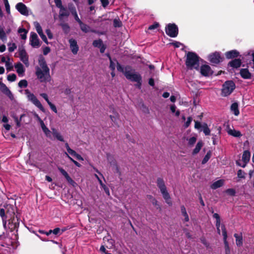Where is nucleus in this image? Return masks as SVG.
<instances>
[{
    "label": "nucleus",
    "mask_w": 254,
    "mask_h": 254,
    "mask_svg": "<svg viewBox=\"0 0 254 254\" xmlns=\"http://www.w3.org/2000/svg\"><path fill=\"white\" fill-rule=\"evenodd\" d=\"M166 33L171 37H176L178 33V29L175 24H169L166 27Z\"/></svg>",
    "instance_id": "0eeeda50"
},
{
    "label": "nucleus",
    "mask_w": 254,
    "mask_h": 254,
    "mask_svg": "<svg viewBox=\"0 0 254 254\" xmlns=\"http://www.w3.org/2000/svg\"><path fill=\"white\" fill-rule=\"evenodd\" d=\"M229 64L234 68H238L240 66L241 64V61L239 59H235L231 61Z\"/></svg>",
    "instance_id": "cd10ccee"
},
{
    "label": "nucleus",
    "mask_w": 254,
    "mask_h": 254,
    "mask_svg": "<svg viewBox=\"0 0 254 254\" xmlns=\"http://www.w3.org/2000/svg\"><path fill=\"white\" fill-rule=\"evenodd\" d=\"M0 39L3 41L5 42L7 40V36L4 31L0 32Z\"/></svg>",
    "instance_id": "3c124183"
},
{
    "label": "nucleus",
    "mask_w": 254,
    "mask_h": 254,
    "mask_svg": "<svg viewBox=\"0 0 254 254\" xmlns=\"http://www.w3.org/2000/svg\"><path fill=\"white\" fill-rule=\"evenodd\" d=\"M40 95L46 101L48 104L50 102L49 100L48 95L46 93H42Z\"/></svg>",
    "instance_id": "69168bd1"
},
{
    "label": "nucleus",
    "mask_w": 254,
    "mask_h": 254,
    "mask_svg": "<svg viewBox=\"0 0 254 254\" xmlns=\"http://www.w3.org/2000/svg\"><path fill=\"white\" fill-rule=\"evenodd\" d=\"M231 110L235 116L239 115V110L238 109V104L237 103H234L231 105Z\"/></svg>",
    "instance_id": "c85d7f7f"
},
{
    "label": "nucleus",
    "mask_w": 254,
    "mask_h": 254,
    "mask_svg": "<svg viewBox=\"0 0 254 254\" xmlns=\"http://www.w3.org/2000/svg\"><path fill=\"white\" fill-rule=\"evenodd\" d=\"M117 70L122 72L126 78L132 82H139L142 80L141 75L133 69L130 66H127L123 67L121 64H118Z\"/></svg>",
    "instance_id": "f03ea898"
},
{
    "label": "nucleus",
    "mask_w": 254,
    "mask_h": 254,
    "mask_svg": "<svg viewBox=\"0 0 254 254\" xmlns=\"http://www.w3.org/2000/svg\"><path fill=\"white\" fill-rule=\"evenodd\" d=\"M7 80L9 81L13 82L16 79V76L15 74H9L7 76Z\"/></svg>",
    "instance_id": "de8ad7c7"
},
{
    "label": "nucleus",
    "mask_w": 254,
    "mask_h": 254,
    "mask_svg": "<svg viewBox=\"0 0 254 254\" xmlns=\"http://www.w3.org/2000/svg\"><path fill=\"white\" fill-rule=\"evenodd\" d=\"M65 146L66 147V149L67 150V152H68V153L69 154H70V155L74 157L77 153L74 150L71 149L70 148V147L69 146L68 144L67 143H66L65 144Z\"/></svg>",
    "instance_id": "c9c22d12"
},
{
    "label": "nucleus",
    "mask_w": 254,
    "mask_h": 254,
    "mask_svg": "<svg viewBox=\"0 0 254 254\" xmlns=\"http://www.w3.org/2000/svg\"><path fill=\"white\" fill-rule=\"evenodd\" d=\"M65 154L67 156V157L77 167H80V164L78 163L77 161H75L74 160H73L71 157H70L69 155L67 153H65Z\"/></svg>",
    "instance_id": "864d4df0"
},
{
    "label": "nucleus",
    "mask_w": 254,
    "mask_h": 254,
    "mask_svg": "<svg viewBox=\"0 0 254 254\" xmlns=\"http://www.w3.org/2000/svg\"><path fill=\"white\" fill-rule=\"evenodd\" d=\"M234 237L236 238V245L238 246H241L242 245V244H243V239H242V236H239L237 234H235Z\"/></svg>",
    "instance_id": "f704fd0d"
},
{
    "label": "nucleus",
    "mask_w": 254,
    "mask_h": 254,
    "mask_svg": "<svg viewBox=\"0 0 254 254\" xmlns=\"http://www.w3.org/2000/svg\"><path fill=\"white\" fill-rule=\"evenodd\" d=\"M203 145V142L201 140L199 141L197 143L194 149L193 150V151L192 152V154L193 155L197 154L199 152V151L201 149Z\"/></svg>",
    "instance_id": "5701e85b"
},
{
    "label": "nucleus",
    "mask_w": 254,
    "mask_h": 254,
    "mask_svg": "<svg viewBox=\"0 0 254 254\" xmlns=\"http://www.w3.org/2000/svg\"><path fill=\"white\" fill-rule=\"evenodd\" d=\"M5 64L7 69H10L12 67V64L10 62V59H8V61H7Z\"/></svg>",
    "instance_id": "680f3d73"
},
{
    "label": "nucleus",
    "mask_w": 254,
    "mask_h": 254,
    "mask_svg": "<svg viewBox=\"0 0 254 254\" xmlns=\"http://www.w3.org/2000/svg\"><path fill=\"white\" fill-rule=\"evenodd\" d=\"M211 153L210 151H209L207 152L206 154L204 156V158L203 159L202 161V164H205L210 159L211 157Z\"/></svg>",
    "instance_id": "a19ab883"
},
{
    "label": "nucleus",
    "mask_w": 254,
    "mask_h": 254,
    "mask_svg": "<svg viewBox=\"0 0 254 254\" xmlns=\"http://www.w3.org/2000/svg\"><path fill=\"white\" fill-rule=\"evenodd\" d=\"M48 105H49V106L50 107L51 110L53 112H54L55 113H57V108H56V107L53 104H52L51 102H50L48 103Z\"/></svg>",
    "instance_id": "4d7b16f0"
},
{
    "label": "nucleus",
    "mask_w": 254,
    "mask_h": 254,
    "mask_svg": "<svg viewBox=\"0 0 254 254\" xmlns=\"http://www.w3.org/2000/svg\"><path fill=\"white\" fill-rule=\"evenodd\" d=\"M33 25L36 29L37 32L38 33L42 40L47 44H49L46 35H44L42 27L40 24L37 21H35L33 22Z\"/></svg>",
    "instance_id": "9d476101"
},
{
    "label": "nucleus",
    "mask_w": 254,
    "mask_h": 254,
    "mask_svg": "<svg viewBox=\"0 0 254 254\" xmlns=\"http://www.w3.org/2000/svg\"><path fill=\"white\" fill-rule=\"evenodd\" d=\"M239 53L236 50H232L227 52L225 54V56L228 59H232L237 57L238 56Z\"/></svg>",
    "instance_id": "a878e982"
},
{
    "label": "nucleus",
    "mask_w": 254,
    "mask_h": 254,
    "mask_svg": "<svg viewBox=\"0 0 254 254\" xmlns=\"http://www.w3.org/2000/svg\"><path fill=\"white\" fill-rule=\"evenodd\" d=\"M159 26V24L158 23H154L151 25H150L148 29L149 30H153V29H155L156 28H157Z\"/></svg>",
    "instance_id": "338daca9"
},
{
    "label": "nucleus",
    "mask_w": 254,
    "mask_h": 254,
    "mask_svg": "<svg viewBox=\"0 0 254 254\" xmlns=\"http://www.w3.org/2000/svg\"><path fill=\"white\" fill-rule=\"evenodd\" d=\"M61 26H62V27L63 28V30L64 31H65V32L68 31L69 27L68 25L67 24H66V23H62L61 24Z\"/></svg>",
    "instance_id": "6e6d98bb"
},
{
    "label": "nucleus",
    "mask_w": 254,
    "mask_h": 254,
    "mask_svg": "<svg viewBox=\"0 0 254 254\" xmlns=\"http://www.w3.org/2000/svg\"><path fill=\"white\" fill-rule=\"evenodd\" d=\"M114 26L115 27H120L122 26V22L119 19H115L114 20Z\"/></svg>",
    "instance_id": "49530a36"
},
{
    "label": "nucleus",
    "mask_w": 254,
    "mask_h": 254,
    "mask_svg": "<svg viewBox=\"0 0 254 254\" xmlns=\"http://www.w3.org/2000/svg\"><path fill=\"white\" fill-rule=\"evenodd\" d=\"M196 141V137H195V136L191 137L188 139V144L189 145L192 146L195 143Z\"/></svg>",
    "instance_id": "a18cd8bd"
},
{
    "label": "nucleus",
    "mask_w": 254,
    "mask_h": 254,
    "mask_svg": "<svg viewBox=\"0 0 254 254\" xmlns=\"http://www.w3.org/2000/svg\"><path fill=\"white\" fill-rule=\"evenodd\" d=\"M41 127L46 136L50 138H52V131H50L45 125V124L41 125Z\"/></svg>",
    "instance_id": "bb28decb"
},
{
    "label": "nucleus",
    "mask_w": 254,
    "mask_h": 254,
    "mask_svg": "<svg viewBox=\"0 0 254 254\" xmlns=\"http://www.w3.org/2000/svg\"><path fill=\"white\" fill-rule=\"evenodd\" d=\"M109 59L110 60V68L111 70H114L116 68V64L117 66L118 64H119L116 61H113L110 57H109Z\"/></svg>",
    "instance_id": "ea45409f"
},
{
    "label": "nucleus",
    "mask_w": 254,
    "mask_h": 254,
    "mask_svg": "<svg viewBox=\"0 0 254 254\" xmlns=\"http://www.w3.org/2000/svg\"><path fill=\"white\" fill-rule=\"evenodd\" d=\"M14 66L18 75L20 77L23 76L25 70L22 64L20 63H18L15 64Z\"/></svg>",
    "instance_id": "aec40b11"
},
{
    "label": "nucleus",
    "mask_w": 254,
    "mask_h": 254,
    "mask_svg": "<svg viewBox=\"0 0 254 254\" xmlns=\"http://www.w3.org/2000/svg\"><path fill=\"white\" fill-rule=\"evenodd\" d=\"M101 2L103 7H105L109 4L108 0H101Z\"/></svg>",
    "instance_id": "774afa93"
},
{
    "label": "nucleus",
    "mask_w": 254,
    "mask_h": 254,
    "mask_svg": "<svg viewBox=\"0 0 254 254\" xmlns=\"http://www.w3.org/2000/svg\"><path fill=\"white\" fill-rule=\"evenodd\" d=\"M202 130L204 133L206 135H209L210 133V130L208 128L207 125L205 123H203L202 126V129H200V131Z\"/></svg>",
    "instance_id": "72a5a7b5"
},
{
    "label": "nucleus",
    "mask_w": 254,
    "mask_h": 254,
    "mask_svg": "<svg viewBox=\"0 0 254 254\" xmlns=\"http://www.w3.org/2000/svg\"><path fill=\"white\" fill-rule=\"evenodd\" d=\"M65 146L66 147V149L67 150V152H68V153L69 154H70V155L74 157L77 153L74 150L71 149L70 148V147L69 146L68 144L67 143H66L65 144Z\"/></svg>",
    "instance_id": "e433bc0d"
},
{
    "label": "nucleus",
    "mask_w": 254,
    "mask_h": 254,
    "mask_svg": "<svg viewBox=\"0 0 254 254\" xmlns=\"http://www.w3.org/2000/svg\"><path fill=\"white\" fill-rule=\"evenodd\" d=\"M224 183V180L221 179V180H218V181L214 182L211 185V188L212 189H216L222 186L223 185Z\"/></svg>",
    "instance_id": "393cba45"
},
{
    "label": "nucleus",
    "mask_w": 254,
    "mask_h": 254,
    "mask_svg": "<svg viewBox=\"0 0 254 254\" xmlns=\"http://www.w3.org/2000/svg\"><path fill=\"white\" fill-rule=\"evenodd\" d=\"M19 226V221L18 218L13 217L12 219L9 220L8 227L11 231H13L18 228Z\"/></svg>",
    "instance_id": "2eb2a0df"
},
{
    "label": "nucleus",
    "mask_w": 254,
    "mask_h": 254,
    "mask_svg": "<svg viewBox=\"0 0 254 254\" xmlns=\"http://www.w3.org/2000/svg\"><path fill=\"white\" fill-rule=\"evenodd\" d=\"M70 49L73 54H76L78 51V47L77 45L76 41L73 39L69 40Z\"/></svg>",
    "instance_id": "6ab92c4d"
},
{
    "label": "nucleus",
    "mask_w": 254,
    "mask_h": 254,
    "mask_svg": "<svg viewBox=\"0 0 254 254\" xmlns=\"http://www.w3.org/2000/svg\"><path fill=\"white\" fill-rule=\"evenodd\" d=\"M52 134L58 140L61 141H64V137L55 128H52Z\"/></svg>",
    "instance_id": "b1692460"
},
{
    "label": "nucleus",
    "mask_w": 254,
    "mask_h": 254,
    "mask_svg": "<svg viewBox=\"0 0 254 254\" xmlns=\"http://www.w3.org/2000/svg\"><path fill=\"white\" fill-rule=\"evenodd\" d=\"M34 116L37 119V120L39 122L41 126L44 124V122L41 120V119L40 118L38 114L35 113L34 114Z\"/></svg>",
    "instance_id": "0e129e2a"
},
{
    "label": "nucleus",
    "mask_w": 254,
    "mask_h": 254,
    "mask_svg": "<svg viewBox=\"0 0 254 254\" xmlns=\"http://www.w3.org/2000/svg\"><path fill=\"white\" fill-rule=\"evenodd\" d=\"M111 120L115 124H118L119 119V115L116 113H114L113 115H110Z\"/></svg>",
    "instance_id": "58836bf2"
},
{
    "label": "nucleus",
    "mask_w": 254,
    "mask_h": 254,
    "mask_svg": "<svg viewBox=\"0 0 254 254\" xmlns=\"http://www.w3.org/2000/svg\"><path fill=\"white\" fill-rule=\"evenodd\" d=\"M16 8L21 14L25 16H28L29 15L28 8L23 3H18L16 5Z\"/></svg>",
    "instance_id": "f8f14e48"
},
{
    "label": "nucleus",
    "mask_w": 254,
    "mask_h": 254,
    "mask_svg": "<svg viewBox=\"0 0 254 254\" xmlns=\"http://www.w3.org/2000/svg\"><path fill=\"white\" fill-rule=\"evenodd\" d=\"M237 175H238V177L239 178H241V179L245 178L246 173H245V172H244L242 170H238V171L237 172Z\"/></svg>",
    "instance_id": "09e8293b"
},
{
    "label": "nucleus",
    "mask_w": 254,
    "mask_h": 254,
    "mask_svg": "<svg viewBox=\"0 0 254 254\" xmlns=\"http://www.w3.org/2000/svg\"><path fill=\"white\" fill-rule=\"evenodd\" d=\"M176 107L175 105H172L170 106V110H171V112L172 113H175V115L177 117H178L180 115V113L179 110H177L176 111Z\"/></svg>",
    "instance_id": "37998d69"
},
{
    "label": "nucleus",
    "mask_w": 254,
    "mask_h": 254,
    "mask_svg": "<svg viewBox=\"0 0 254 254\" xmlns=\"http://www.w3.org/2000/svg\"><path fill=\"white\" fill-rule=\"evenodd\" d=\"M8 51L10 52H13L15 50V49H16V46L15 45V44H14V43L9 44L8 45Z\"/></svg>",
    "instance_id": "8fccbe9b"
},
{
    "label": "nucleus",
    "mask_w": 254,
    "mask_h": 254,
    "mask_svg": "<svg viewBox=\"0 0 254 254\" xmlns=\"http://www.w3.org/2000/svg\"><path fill=\"white\" fill-rule=\"evenodd\" d=\"M228 133L229 135L233 136L234 137H240L242 136V134L240 131L236 130L235 129H230L228 130Z\"/></svg>",
    "instance_id": "c756f323"
},
{
    "label": "nucleus",
    "mask_w": 254,
    "mask_h": 254,
    "mask_svg": "<svg viewBox=\"0 0 254 254\" xmlns=\"http://www.w3.org/2000/svg\"><path fill=\"white\" fill-rule=\"evenodd\" d=\"M209 60L211 63L217 64L222 61V58L220 56L219 53L215 52L209 55Z\"/></svg>",
    "instance_id": "ddd939ff"
},
{
    "label": "nucleus",
    "mask_w": 254,
    "mask_h": 254,
    "mask_svg": "<svg viewBox=\"0 0 254 254\" xmlns=\"http://www.w3.org/2000/svg\"><path fill=\"white\" fill-rule=\"evenodd\" d=\"M25 94L26 95L28 100L32 102L35 106L39 108L41 111L45 112V110L42 106L41 102L37 98V97L32 93H31L29 90L26 89L25 90Z\"/></svg>",
    "instance_id": "39448f33"
},
{
    "label": "nucleus",
    "mask_w": 254,
    "mask_h": 254,
    "mask_svg": "<svg viewBox=\"0 0 254 254\" xmlns=\"http://www.w3.org/2000/svg\"><path fill=\"white\" fill-rule=\"evenodd\" d=\"M50 52V48L48 47L43 48V52L44 55H47Z\"/></svg>",
    "instance_id": "052dcab7"
},
{
    "label": "nucleus",
    "mask_w": 254,
    "mask_h": 254,
    "mask_svg": "<svg viewBox=\"0 0 254 254\" xmlns=\"http://www.w3.org/2000/svg\"><path fill=\"white\" fill-rule=\"evenodd\" d=\"M81 30L87 33L91 31L90 27L87 25L84 24L82 21L79 23Z\"/></svg>",
    "instance_id": "7c9ffc66"
},
{
    "label": "nucleus",
    "mask_w": 254,
    "mask_h": 254,
    "mask_svg": "<svg viewBox=\"0 0 254 254\" xmlns=\"http://www.w3.org/2000/svg\"><path fill=\"white\" fill-rule=\"evenodd\" d=\"M202 124L197 121H195L194 127L196 129H199L200 128H202Z\"/></svg>",
    "instance_id": "bf43d9fd"
},
{
    "label": "nucleus",
    "mask_w": 254,
    "mask_h": 254,
    "mask_svg": "<svg viewBox=\"0 0 254 254\" xmlns=\"http://www.w3.org/2000/svg\"><path fill=\"white\" fill-rule=\"evenodd\" d=\"M157 185L167 203L170 204V195L167 191L166 187L163 179L160 178H158L157 180Z\"/></svg>",
    "instance_id": "20e7f679"
},
{
    "label": "nucleus",
    "mask_w": 254,
    "mask_h": 254,
    "mask_svg": "<svg viewBox=\"0 0 254 254\" xmlns=\"http://www.w3.org/2000/svg\"><path fill=\"white\" fill-rule=\"evenodd\" d=\"M0 90L5 95H6L11 100L13 99V96L11 91L8 89L6 86L3 83L0 82Z\"/></svg>",
    "instance_id": "dca6fc26"
},
{
    "label": "nucleus",
    "mask_w": 254,
    "mask_h": 254,
    "mask_svg": "<svg viewBox=\"0 0 254 254\" xmlns=\"http://www.w3.org/2000/svg\"><path fill=\"white\" fill-rule=\"evenodd\" d=\"M221 229L222 231V235L223 236L224 243L226 248V253H227V251L229 250V245L228 242L227 241V231L224 225L221 226Z\"/></svg>",
    "instance_id": "412c9836"
},
{
    "label": "nucleus",
    "mask_w": 254,
    "mask_h": 254,
    "mask_svg": "<svg viewBox=\"0 0 254 254\" xmlns=\"http://www.w3.org/2000/svg\"><path fill=\"white\" fill-rule=\"evenodd\" d=\"M29 42L31 46L34 48H38L41 46V42L38 35L34 32L30 33Z\"/></svg>",
    "instance_id": "6e6552de"
},
{
    "label": "nucleus",
    "mask_w": 254,
    "mask_h": 254,
    "mask_svg": "<svg viewBox=\"0 0 254 254\" xmlns=\"http://www.w3.org/2000/svg\"><path fill=\"white\" fill-rule=\"evenodd\" d=\"M102 41L101 39L94 40L93 42V45L95 47H100L102 46Z\"/></svg>",
    "instance_id": "c03bdc74"
},
{
    "label": "nucleus",
    "mask_w": 254,
    "mask_h": 254,
    "mask_svg": "<svg viewBox=\"0 0 254 254\" xmlns=\"http://www.w3.org/2000/svg\"><path fill=\"white\" fill-rule=\"evenodd\" d=\"M19 58L20 60L28 67L29 65L28 56L25 50H21L19 52Z\"/></svg>",
    "instance_id": "4468645a"
},
{
    "label": "nucleus",
    "mask_w": 254,
    "mask_h": 254,
    "mask_svg": "<svg viewBox=\"0 0 254 254\" xmlns=\"http://www.w3.org/2000/svg\"><path fill=\"white\" fill-rule=\"evenodd\" d=\"M181 212L182 215L185 217L184 220L186 222H188L189 221V217L187 214L186 208L184 206H182L181 207Z\"/></svg>",
    "instance_id": "473e14b6"
},
{
    "label": "nucleus",
    "mask_w": 254,
    "mask_h": 254,
    "mask_svg": "<svg viewBox=\"0 0 254 254\" xmlns=\"http://www.w3.org/2000/svg\"><path fill=\"white\" fill-rule=\"evenodd\" d=\"M46 33L47 34L49 39H53V34L49 29H47L46 30Z\"/></svg>",
    "instance_id": "13d9d810"
},
{
    "label": "nucleus",
    "mask_w": 254,
    "mask_h": 254,
    "mask_svg": "<svg viewBox=\"0 0 254 254\" xmlns=\"http://www.w3.org/2000/svg\"><path fill=\"white\" fill-rule=\"evenodd\" d=\"M56 5L60 8L59 17L62 18L64 16H67L68 13L67 10L63 6L61 0H54Z\"/></svg>",
    "instance_id": "9b49d317"
},
{
    "label": "nucleus",
    "mask_w": 254,
    "mask_h": 254,
    "mask_svg": "<svg viewBox=\"0 0 254 254\" xmlns=\"http://www.w3.org/2000/svg\"><path fill=\"white\" fill-rule=\"evenodd\" d=\"M192 118L191 117H188L187 122L185 123L184 127L185 128L188 127L190 126L191 122H192Z\"/></svg>",
    "instance_id": "603ef678"
},
{
    "label": "nucleus",
    "mask_w": 254,
    "mask_h": 254,
    "mask_svg": "<svg viewBox=\"0 0 254 254\" xmlns=\"http://www.w3.org/2000/svg\"><path fill=\"white\" fill-rule=\"evenodd\" d=\"M186 64L190 69H198L199 67V57L196 54L189 52L187 55Z\"/></svg>",
    "instance_id": "7ed1b4c3"
},
{
    "label": "nucleus",
    "mask_w": 254,
    "mask_h": 254,
    "mask_svg": "<svg viewBox=\"0 0 254 254\" xmlns=\"http://www.w3.org/2000/svg\"><path fill=\"white\" fill-rule=\"evenodd\" d=\"M201 74L205 76L211 75L212 73L210 67L208 65H203L200 67Z\"/></svg>",
    "instance_id": "f3484780"
},
{
    "label": "nucleus",
    "mask_w": 254,
    "mask_h": 254,
    "mask_svg": "<svg viewBox=\"0 0 254 254\" xmlns=\"http://www.w3.org/2000/svg\"><path fill=\"white\" fill-rule=\"evenodd\" d=\"M226 192L228 193L229 194H230V195H232V196H233L235 195L236 192H235V190L234 189H227L226 190Z\"/></svg>",
    "instance_id": "5fc2aeb1"
},
{
    "label": "nucleus",
    "mask_w": 254,
    "mask_h": 254,
    "mask_svg": "<svg viewBox=\"0 0 254 254\" xmlns=\"http://www.w3.org/2000/svg\"><path fill=\"white\" fill-rule=\"evenodd\" d=\"M235 88V84L232 81H226L223 85L221 95L226 97L231 94Z\"/></svg>",
    "instance_id": "423d86ee"
},
{
    "label": "nucleus",
    "mask_w": 254,
    "mask_h": 254,
    "mask_svg": "<svg viewBox=\"0 0 254 254\" xmlns=\"http://www.w3.org/2000/svg\"><path fill=\"white\" fill-rule=\"evenodd\" d=\"M39 66L36 67V75L41 82L47 83L51 80L50 68L48 66L45 59L41 58L39 60Z\"/></svg>",
    "instance_id": "f257e3e1"
},
{
    "label": "nucleus",
    "mask_w": 254,
    "mask_h": 254,
    "mask_svg": "<svg viewBox=\"0 0 254 254\" xmlns=\"http://www.w3.org/2000/svg\"><path fill=\"white\" fill-rule=\"evenodd\" d=\"M18 33L20 35V37L22 39L25 40L27 37V31L24 28H19L18 31Z\"/></svg>",
    "instance_id": "2f4dec72"
},
{
    "label": "nucleus",
    "mask_w": 254,
    "mask_h": 254,
    "mask_svg": "<svg viewBox=\"0 0 254 254\" xmlns=\"http://www.w3.org/2000/svg\"><path fill=\"white\" fill-rule=\"evenodd\" d=\"M71 13L72 15L74 16L75 20L79 23L81 22V20L78 16L77 12L75 8H72L71 10Z\"/></svg>",
    "instance_id": "4c0bfd02"
},
{
    "label": "nucleus",
    "mask_w": 254,
    "mask_h": 254,
    "mask_svg": "<svg viewBox=\"0 0 254 254\" xmlns=\"http://www.w3.org/2000/svg\"><path fill=\"white\" fill-rule=\"evenodd\" d=\"M250 152L248 150L245 151L242 155V160L237 161V164L242 167H245L246 164L249 162L250 160Z\"/></svg>",
    "instance_id": "1a4fd4ad"
},
{
    "label": "nucleus",
    "mask_w": 254,
    "mask_h": 254,
    "mask_svg": "<svg viewBox=\"0 0 254 254\" xmlns=\"http://www.w3.org/2000/svg\"><path fill=\"white\" fill-rule=\"evenodd\" d=\"M59 170L60 171L61 174L65 177L68 183L71 185L74 186L76 184L75 182L70 177L68 173L63 168H59Z\"/></svg>",
    "instance_id": "a211bd4d"
},
{
    "label": "nucleus",
    "mask_w": 254,
    "mask_h": 254,
    "mask_svg": "<svg viewBox=\"0 0 254 254\" xmlns=\"http://www.w3.org/2000/svg\"><path fill=\"white\" fill-rule=\"evenodd\" d=\"M240 74L243 78L245 79H249L251 78V73L247 68L241 69L240 70Z\"/></svg>",
    "instance_id": "4be33fe9"
},
{
    "label": "nucleus",
    "mask_w": 254,
    "mask_h": 254,
    "mask_svg": "<svg viewBox=\"0 0 254 254\" xmlns=\"http://www.w3.org/2000/svg\"><path fill=\"white\" fill-rule=\"evenodd\" d=\"M27 81L25 79L20 80L18 83V86L20 88H25L27 86Z\"/></svg>",
    "instance_id": "79ce46f5"
},
{
    "label": "nucleus",
    "mask_w": 254,
    "mask_h": 254,
    "mask_svg": "<svg viewBox=\"0 0 254 254\" xmlns=\"http://www.w3.org/2000/svg\"><path fill=\"white\" fill-rule=\"evenodd\" d=\"M4 3L5 6V9H6V12L8 13H10V6L8 3V0L4 2Z\"/></svg>",
    "instance_id": "e2e57ef3"
}]
</instances>
